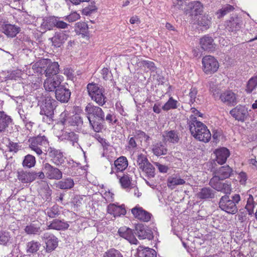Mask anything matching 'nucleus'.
Wrapping results in <instances>:
<instances>
[{"mask_svg":"<svg viewBox=\"0 0 257 257\" xmlns=\"http://www.w3.org/2000/svg\"><path fill=\"white\" fill-rule=\"evenodd\" d=\"M209 169L212 173L213 177L210 180L209 185L215 190L225 189L231 187V183L229 181L222 182L229 178L233 174V169L228 165L218 167L214 160L209 163Z\"/></svg>","mask_w":257,"mask_h":257,"instance_id":"obj_1","label":"nucleus"},{"mask_svg":"<svg viewBox=\"0 0 257 257\" xmlns=\"http://www.w3.org/2000/svg\"><path fill=\"white\" fill-rule=\"evenodd\" d=\"M232 187L216 190L224 194L221 197L218 202L219 208L228 214H235L238 212L237 205L240 202V195L232 193Z\"/></svg>","mask_w":257,"mask_h":257,"instance_id":"obj_2","label":"nucleus"},{"mask_svg":"<svg viewBox=\"0 0 257 257\" xmlns=\"http://www.w3.org/2000/svg\"><path fill=\"white\" fill-rule=\"evenodd\" d=\"M37 72L44 74L46 77H53L59 71V65L57 62H52L49 59H43L36 64Z\"/></svg>","mask_w":257,"mask_h":257,"instance_id":"obj_3","label":"nucleus"},{"mask_svg":"<svg viewBox=\"0 0 257 257\" xmlns=\"http://www.w3.org/2000/svg\"><path fill=\"white\" fill-rule=\"evenodd\" d=\"M86 89L88 95L91 100L95 101L99 106H103L107 101L104 95V89L99 84L94 82L89 83Z\"/></svg>","mask_w":257,"mask_h":257,"instance_id":"obj_4","label":"nucleus"},{"mask_svg":"<svg viewBox=\"0 0 257 257\" xmlns=\"http://www.w3.org/2000/svg\"><path fill=\"white\" fill-rule=\"evenodd\" d=\"M58 102L50 95H45L42 99L40 114L45 115L49 121L53 120L54 110L57 106Z\"/></svg>","mask_w":257,"mask_h":257,"instance_id":"obj_5","label":"nucleus"},{"mask_svg":"<svg viewBox=\"0 0 257 257\" xmlns=\"http://www.w3.org/2000/svg\"><path fill=\"white\" fill-rule=\"evenodd\" d=\"M192 128L193 130H191L190 132L195 139L204 143H207L210 140L211 134L203 123L198 122V125Z\"/></svg>","mask_w":257,"mask_h":257,"instance_id":"obj_6","label":"nucleus"},{"mask_svg":"<svg viewBox=\"0 0 257 257\" xmlns=\"http://www.w3.org/2000/svg\"><path fill=\"white\" fill-rule=\"evenodd\" d=\"M243 26V20L241 16L232 14L225 22V27L229 32L236 33L239 31Z\"/></svg>","mask_w":257,"mask_h":257,"instance_id":"obj_7","label":"nucleus"},{"mask_svg":"<svg viewBox=\"0 0 257 257\" xmlns=\"http://www.w3.org/2000/svg\"><path fill=\"white\" fill-rule=\"evenodd\" d=\"M203 70L207 74H211L217 71L219 68L218 61L213 56L207 55L202 59Z\"/></svg>","mask_w":257,"mask_h":257,"instance_id":"obj_8","label":"nucleus"},{"mask_svg":"<svg viewBox=\"0 0 257 257\" xmlns=\"http://www.w3.org/2000/svg\"><path fill=\"white\" fill-rule=\"evenodd\" d=\"M42 166L45 177H46L50 180H59L62 179L63 172L58 168L53 166L48 163H43Z\"/></svg>","mask_w":257,"mask_h":257,"instance_id":"obj_9","label":"nucleus"},{"mask_svg":"<svg viewBox=\"0 0 257 257\" xmlns=\"http://www.w3.org/2000/svg\"><path fill=\"white\" fill-rule=\"evenodd\" d=\"M47 152L51 161L56 166H65L64 163L66 158L64 156L63 152L53 147L49 148Z\"/></svg>","mask_w":257,"mask_h":257,"instance_id":"obj_10","label":"nucleus"},{"mask_svg":"<svg viewBox=\"0 0 257 257\" xmlns=\"http://www.w3.org/2000/svg\"><path fill=\"white\" fill-rule=\"evenodd\" d=\"M185 9V12L187 15L196 19L203 13V6L199 1H193L189 3Z\"/></svg>","mask_w":257,"mask_h":257,"instance_id":"obj_11","label":"nucleus"},{"mask_svg":"<svg viewBox=\"0 0 257 257\" xmlns=\"http://www.w3.org/2000/svg\"><path fill=\"white\" fill-rule=\"evenodd\" d=\"M229 113L236 120L241 122L245 121L249 116L247 108L244 105H238Z\"/></svg>","mask_w":257,"mask_h":257,"instance_id":"obj_12","label":"nucleus"},{"mask_svg":"<svg viewBox=\"0 0 257 257\" xmlns=\"http://www.w3.org/2000/svg\"><path fill=\"white\" fill-rule=\"evenodd\" d=\"M42 238L45 242L47 252H51L58 245V238L52 233L45 232L43 234Z\"/></svg>","mask_w":257,"mask_h":257,"instance_id":"obj_13","label":"nucleus"},{"mask_svg":"<svg viewBox=\"0 0 257 257\" xmlns=\"http://www.w3.org/2000/svg\"><path fill=\"white\" fill-rule=\"evenodd\" d=\"M55 93L57 101L66 103L68 102L70 99L71 92L68 85H61L55 90Z\"/></svg>","mask_w":257,"mask_h":257,"instance_id":"obj_14","label":"nucleus"},{"mask_svg":"<svg viewBox=\"0 0 257 257\" xmlns=\"http://www.w3.org/2000/svg\"><path fill=\"white\" fill-rule=\"evenodd\" d=\"M140 239H148L152 240L154 235L152 230L148 228L143 223H138L135 225V232Z\"/></svg>","mask_w":257,"mask_h":257,"instance_id":"obj_15","label":"nucleus"},{"mask_svg":"<svg viewBox=\"0 0 257 257\" xmlns=\"http://www.w3.org/2000/svg\"><path fill=\"white\" fill-rule=\"evenodd\" d=\"M131 212L135 218L143 222L149 221L152 216L151 213L144 209L139 205L132 208Z\"/></svg>","mask_w":257,"mask_h":257,"instance_id":"obj_16","label":"nucleus"},{"mask_svg":"<svg viewBox=\"0 0 257 257\" xmlns=\"http://www.w3.org/2000/svg\"><path fill=\"white\" fill-rule=\"evenodd\" d=\"M216 190L212 187H204L200 189L197 193V197L200 199L206 201H210L215 198Z\"/></svg>","mask_w":257,"mask_h":257,"instance_id":"obj_17","label":"nucleus"},{"mask_svg":"<svg viewBox=\"0 0 257 257\" xmlns=\"http://www.w3.org/2000/svg\"><path fill=\"white\" fill-rule=\"evenodd\" d=\"M14 124L13 119L4 111H0V133L9 132L10 126Z\"/></svg>","mask_w":257,"mask_h":257,"instance_id":"obj_18","label":"nucleus"},{"mask_svg":"<svg viewBox=\"0 0 257 257\" xmlns=\"http://www.w3.org/2000/svg\"><path fill=\"white\" fill-rule=\"evenodd\" d=\"M85 111L88 118L94 117H100V116H104V112L102 108L98 106H95L91 103H89L86 106Z\"/></svg>","mask_w":257,"mask_h":257,"instance_id":"obj_19","label":"nucleus"},{"mask_svg":"<svg viewBox=\"0 0 257 257\" xmlns=\"http://www.w3.org/2000/svg\"><path fill=\"white\" fill-rule=\"evenodd\" d=\"M89 124L93 130L96 133L101 132L103 130H105L106 124L105 122V116L100 117H94L88 118Z\"/></svg>","mask_w":257,"mask_h":257,"instance_id":"obj_20","label":"nucleus"},{"mask_svg":"<svg viewBox=\"0 0 257 257\" xmlns=\"http://www.w3.org/2000/svg\"><path fill=\"white\" fill-rule=\"evenodd\" d=\"M128 161L124 156H120L114 162L113 166H111L110 174L117 173L119 172H122L127 168Z\"/></svg>","mask_w":257,"mask_h":257,"instance_id":"obj_21","label":"nucleus"},{"mask_svg":"<svg viewBox=\"0 0 257 257\" xmlns=\"http://www.w3.org/2000/svg\"><path fill=\"white\" fill-rule=\"evenodd\" d=\"M118 233L120 236L127 240L131 243L137 244L138 240L136 238L133 230L126 226L120 227L118 229Z\"/></svg>","mask_w":257,"mask_h":257,"instance_id":"obj_22","label":"nucleus"},{"mask_svg":"<svg viewBox=\"0 0 257 257\" xmlns=\"http://www.w3.org/2000/svg\"><path fill=\"white\" fill-rule=\"evenodd\" d=\"M201 48L204 51L213 52L215 51L216 45L213 38L209 35H205L200 39Z\"/></svg>","mask_w":257,"mask_h":257,"instance_id":"obj_23","label":"nucleus"},{"mask_svg":"<svg viewBox=\"0 0 257 257\" xmlns=\"http://www.w3.org/2000/svg\"><path fill=\"white\" fill-rule=\"evenodd\" d=\"M214 153L216 156L215 161L221 165L226 163L227 158L230 156L229 150L224 147L215 150Z\"/></svg>","mask_w":257,"mask_h":257,"instance_id":"obj_24","label":"nucleus"},{"mask_svg":"<svg viewBox=\"0 0 257 257\" xmlns=\"http://www.w3.org/2000/svg\"><path fill=\"white\" fill-rule=\"evenodd\" d=\"M107 212L115 217L120 216L121 215H124L126 213L124 204L117 205L114 203H110L107 206Z\"/></svg>","mask_w":257,"mask_h":257,"instance_id":"obj_25","label":"nucleus"},{"mask_svg":"<svg viewBox=\"0 0 257 257\" xmlns=\"http://www.w3.org/2000/svg\"><path fill=\"white\" fill-rule=\"evenodd\" d=\"M219 100L228 105L234 106L236 104V95L231 90H226L223 92L220 96Z\"/></svg>","mask_w":257,"mask_h":257,"instance_id":"obj_26","label":"nucleus"},{"mask_svg":"<svg viewBox=\"0 0 257 257\" xmlns=\"http://www.w3.org/2000/svg\"><path fill=\"white\" fill-rule=\"evenodd\" d=\"M68 125L72 126L74 130L81 131L83 125V118L77 114L71 116L68 119Z\"/></svg>","mask_w":257,"mask_h":257,"instance_id":"obj_27","label":"nucleus"},{"mask_svg":"<svg viewBox=\"0 0 257 257\" xmlns=\"http://www.w3.org/2000/svg\"><path fill=\"white\" fill-rule=\"evenodd\" d=\"M3 32L10 38H14L21 31L20 27L12 24H5L2 26Z\"/></svg>","mask_w":257,"mask_h":257,"instance_id":"obj_28","label":"nucleus"},{"mask_svg":"<svg viewBox=\"0 0 257 257\" xmlns=\"http://www.w3.org/2000/svg\"><path fill=\"white\" fill-rule=\"evenodd\" d=\"M67 39V36L64 32H57L50 39L53 46L56 48H59L63 45Z\"/></svg>","mask_w":257,"mask_h":257,"instance_id":"obj_29","label":"nucleus"},{"mask_svg":"<svg viewBox=\"0 0 257 257\" xmlns=\"http://www.w3.org/2000/svg\"><path fill=\"white\" fill-rule=\"evenodd\" d=\"M69 227V224L64 220H59L54 219L50 222V224L48 226L49 229H52L57 230H65L67 229Z\"/></svg>","mask_w":257,"mask_h":257,"instance_id":"obj_30","label":"nucleus"},{"mask_svg":"<svg viewBox=\"0 0 257 257\" xmlns=\"http://www.w3.org/2000/svg\"><path fill=\"white\" fill-rule=\"evenodd\" d=\"M56 17L55 16H47L43 18V22L40 28L44 31L51 30L55 27Z\"/></svg>","mask_w":257,"mask_h":257,"instance_id":"obj_31","label":"nucleus"},{"mask_svg":"<svg viewBox=\"0 0 257 257\" xmlns=\"http://www.w3.org/2000/svg\"><path fill=\"white\" fill-rule=\"evenodd\" d=\"M29 146L33 147L45 146L49 145V141L45 136L38 135L29 140Z\"/></svg>","mask_w":257,"mask_h":257,"instance_id":"obj_32","label":"nucleus"},{"mask_svg":"<svg viewBox=\"0 0 257 257\" xmlns=\"http://www.w3.org/2000/svg\"><path fill=\"white\" fill-rule=\"evenodd\" d=\"M139 257H157V252L153 248L140 245L137 249Z\"/></svg>","mask_w":257,"mask_h":257,"instance_id":"obj_33","label":"nucleus"},{"mask_svg":"<svg viewBox=\"0 0 257 257\" xmlns=\"http://www.w3.org/2000/svg\"><path fill=\"white\" fill-rule=\"evenodd\" d=\"M47 79L44 83V87L46 91H55V90L60 86L59 82L56 80V78L53 77H47Z\"/></svg>","mask_w":257,"mask_h":257,"instance_id":"obj_34","label":"nucleus"},{"mask_svg":"<svg viewBox=\"0 0 257 257\" xmlns=\"http://www.w3.org/2000/svg\"><path fill=\"white\" fill-rule=\"evenodd\" d=\"M41 227L40 223H31L25 227L24 230L29 235H40L43 231Z\"/></svg>","mask_w":257,"mask_h":257,"instance_id":"obj_35","label":"nucleus"},{"mask_svg":"<svg viewBox=\"0 0 257 257\" xmlns=\"http://www.w3.org/2000/svg\"><path fill=\"white\" fill-rule=\"evenodd\" d=\"M30 175V171H25L23 169H19L17 172L18 179L24 184L31 183Z\"/></svg>","mask_w":257,"mask_h":257,"instance_id":"obj_36","label":"nucleus"},{"mask_svg":"<svg viewBox=\"0 0 257 257\" xmlns=\"http://www.w3.org/2000/svg\"><path fill=\"white\" fill-rule=\"evenodd\" d=\"M165 135H163L164 138L169 143L172 144H177L179 143L180 138L179 136V132L176 130H171L169 131H165Z\"/></svg>","mask_w":257,"mask_h":257,"instance_id":"obj_37","label":"nucleus"},{"mask_svg":"<svg viewBox=\"0 0 257 257\" xmlns=\"http://www.w3.org/2000/svg\"><path fill=\"white\" fill-rule=\"evenodd\" d=\"M13 237L10 232L6 230L0 231V244L8 246L13 243Z\"/></svg>","mask_w":257,"mask_h":257,"instance_id":"obj_38","label":"nucleus"},{"mask_svg":"<svg viewBox=\"0 0 257 257\" xmlns=\"http://www.w3.org/2000/svg\"><path fill=\"white\" fill-rule=\"evenodd\" d=\"M212 18L208 15H204L200 17L197 21L198 26L202 30H207L210 28L211 24Z\"/></svg>","mask_w":257,"mask_h":257,"instance_id":"obj_39","label":"nucleus"},{"mask_svg":"<svg viewBox=\"0 0 257 257\" xmlns=\"http://www.w3.org/2000/svg\"><path fill=\"white\" fill-rule=\"evenodd\" d=\"M74 185V180L70 177L63 179L56 183V187L62 190L70 189Z\"/></svg>","mask_w":257,"mask_h":257,"instance_id":"obj_40","label":"nucleus"},{"mask_svg":"<svg viewBox=\"0 0 257 257\" xmlns=\"http://www.w3.org/2000/svg\"><path fill=\"white\" fill-rule=\"evenodd\" d=\"M152 150L154 154L157 156L165 155L167 154L168 152L167 149L161 142L154 145Z\"/></svg>","mask_w":257,"mask_h":257,"instance_id":"obj_41","label":"nucleus"},{"mask_svg":"<svg viewBox=\"0 0 257 257\" xmlns=\"http://www.w3.org/2000/svg\"><path fill=\"white\" fill-rule=\"evenodd\" d=\"M257 87V75L253 76L247 81L245 91L247 94L251 93Z\"/></svg>","mask_w":257,"mask_h":257,"instance_id":"obj_42","label":"nucleus"},{"mask_svg":"<svg viewBox=\"0 0 257 257\" xmlns=\"http://www.w3.org/2000/svg\"><path fill=\"white\" fill-rule=\"evenodd\" d=\"M185 181L180 178L170 176L167 179V186L169 188L173 189L177 185H183Z\"/></svg>","mask_w":257,"mask_h":257,"instance_id":"obj_43","label":"nucleus"},{"mask_svg":"<svg viewBox=\"0 0 257 257\" xmlns=\"http://www.w3.org/2000/svg\"><path fill=\"white\" fill-rule=\"evenodd\" d=\"M117 178L119 179V182L120 184L121 187L123 189H128L131 187L132 177L126 174H123V176L120 177L116 174Z\"/></svg>","mask_w":257,"mask_h":257,"instance_id":"obj_44","label":"nucleus"},{"mask_svg":"<svg viewBox=\"0 0 257 257\" xmlns=\"http://www.w3.org/2000/svg\"><path fill=\"white\" fill-rule=\"evenodd\" d=\"M36 163L35 157L32 155L28 154L24 157L22 165L24 168H31L35 166Z\"/></svg>","mask_w":257,"mask_h":257,"instance_id":"obj_45","label":"nucleus"},{"mask_svg":"<svg viewBox=\"0 0 257 257\" xmlns=\"http://www.w3.org/2000/svg\"><path fill=\"white\" fill-rule=\"evenodd\" d=\"M41 246V243L37 241L32 240L26 244L27 253H35L39 250Z\"/></svg>","mask_w":257,"mask_h":257,"instance_id":"obj_46","label":"nucleus"},{"mask_svg":"<svg viewBox=\"0 0 257 257\" xmlns=\"http://www.w3.org/2000/svg\"><path fill=\"white\" fill-rule=\"evenodd\" d=\"M234 10V8L233 6L229 4H226L217 12L216 14L217 15V17L220 19L227 14L233 11Z\"/></svg>","mask_w":257,"mask_h":257,"instance_id":"obj_47","label":"nucleus"},{"mask_svg":"<svg viewBox=\"0 0 257 257\" xmlns=\"http://www.w3.org/2000/svg\"><path fill=\"white\" fill-rule=\"evenodd\" d=\"M30 173L31 183L36 180H42L45 178V173L43 171V168L41 170L38 169L37 170L30 171Z\"/></svg>","mask_w":257,"mask_h":257,"instance_id":"obj_48","label":"nucleus"},{"mask_svg":"<svg viewBox=\"0 0 257 257\" xmlns=\"http://www.w3.org/2000/svg\"><path fill=\"white\" fill-rule=\"evenodd\" d=\"M77 28L79 29V32L81 35L82 37L89 38V33L87 24L85 22L78 23Z\"/></svg>","mask_w":257,"mask_h":257,"instance_id":"obj_49","label":"nucleus"},{"mask_svg":"<svg viewBox=\"0 0 257 257\" xmlns=\"http://www.w3.org/2000/svg\"><path fill=\"white\" fill-rule=\"evenodd\" d=\"M148 163L150 162L145 155L141 154L137 156V165L140 170L144 169Z\"/></svg>","mask_w":257,"mask_h":257,"instance_id":"obj_50","label":"nucleus"},{"mask_svg":"<svg viewBox=\"0 0 257 257\" xmlns=\"http://www.w3.org/2000/svg\"><path fill=\"white\" fill-rule=\"evenodd\" d=\"M177 101L170 97L168 100L162 106V109L165 111H168L170 109H174L177 108Z\"/></svg>","mask_w":257,"mask_h":257,"instance_id":"obj_51","label":"nucleus"},{"mask_svg":"<svg viewBox=\"0 0 257 257\" xmlns=\"http://www.w3.org/2000/svg\"><path fill=\"white\" fill-rule=\"evenodd\" d=\"M209 90L215 100L220 99V96L222 95L223 92L218 87L214 84H212L210 85Z\"/></svg>","mask_w":257,"mask_h":257,"instance_id":"obj_52","label":"nucleus"},{"mask_svg":"<svg viewBox=\"0 0 257 257\" xmlns=\"http://www.w3.org/2000/svg\"><path fill=\"white\" fill-rule=\"evenodd\" d=\"M65 139L71 142L72 145L76 147V145H78V141L79 140L78 135L74 132L67 133L65 135Z\"/></svg>","mask_w":257,"mask_h":257,"instance_id":"obj_53","label":"nucleus"},{"mask_svg":"<svg viewBox=\"0 0 257 257\" xmlns=\"http://www.w3.org/2000/svg\"><path fill=\"white\" fill-rule=\"evenodd\" d=\"M141 170L146 173L148 178H153L155 176V168L151 163H148L144 169Z\"/></svg>","mask_w":257,"mask_h":257,"instance_id":"obj_54","label":"nucleus"},{"mask_svg":"<svg viewBox=\"0 0 257 257\" xmlns=\"http://www.w3.org/2000/svg\"><path fill=\"white\" fill-rule=\"evenodd\" d=\"M90 2V4H89L88 6L85 7L82 10V14L85 16H89L93 13L95 12L97 10V8L94 5V2Z\"/></svg>","mask_w":257,"mask_h":257,"instance_id":"obj_55","label":"nucleus"},{"mask_svg":"<svg viewBox=\"0 0 257 257\" xmlns=\"http://www.w3.org/2000/svg\"><path fill=\"white\" fill-rule=\"evenodd\" d=\"M255 202L252 195H249L247 199V203L245 208L247 211L249 215H252L253 213V208L254 207Z\"/></svg>","mask_w":257,"mask_h":257,"instance_id":"obj_56","label":"nucleus"},{"mask_svg":"<svg viewBox=\"0 0 257 257\" xmlns=\"http://www.w3.org/2000/svg\"><path fill=\"white\" fill-rule=\"evenodd\" d=\"M103 257H123V256L118 250L112 248L105 252Z\"/></svg>","mask_w":257,"mask_h":257,"instance_id":"obj_57","label":"nucleus"},{"mask_svg":"<svg viewBox=\"0 0 257 257\" xmlns=\"http://www.w3.org/2000/svg\"><path fill=\"white\" fill-rule=\"evenodd\" d=\"M198 122H201L197 120V117L195 115L191 114L187 120V124L188 125L189 131L193 130L192 128L196 127V125H198Z\"/></svg>","mask_w":257,"mask_h":257,"instance_id":"obj_58","label":"nucleus"},{"mask_svg":"<svg viewBox=\"0 0 257 257\" xmlns=\"http://www.w3.org/2000/svg\"><path fill=\"white\" fill-rule=\"evenodd\" d=\"M23 22L25 24L30 25L32 24L35 21L36 17L26 13L24 14L22 16Z\"/></svg>","mask_w":257,"mask_h":257,"instance_id":"obj_59","label":"nucleus"},{"mask_svg":"<svg viewBox=\"0 0 257 257\" xmlns=\"http://www.w3.org/2000/svg\"><path fill=\"white\" fill-rule=\"evenodd\" d=\"M70 117L68 111L65 110L60 115L59 121L63 125H68V119Z\"/></svg>","mask_w":257,"mask_h":257,"instance_id":"obj_60","label":"nucleus"},{"mask_svg":"<svg viewBox=\"0 0 257 257\" xmlns=\"http://www.w3.org/2000/svg\"><path fill=\"white\" fill-rule=\"evenodd\" d=\"M142 63L144 67H146L151 71L155 72L156 71L157 67L153 62L149 60H143Z\"/></svg>","mask_w":257,"mask_h":257,"instance_id":"obj_61","label":"nucleus"},{"mask_svg":"<svg viewBox=\"0 0 257 257\" xmlns=\"http://www.w3.org/2000/svg\"><path fill=\"white\" fill-rule=\"evenodd\" d=\"M64 74L66 76L69 80L73 81L75 78L74 70L71 68H65L64 69Z\"/></svg>","mask_w":257,"mask_h":257,"instance_id":"obj_62","label":"nucleus"},{"mask_svg":"<svg viewBox=\"0 0 257 257\" xmlns=\"http://www.w3.org/2000/svg\"><path fill=\"white\" fill-rule=\"evenodd\" d=\"M80 16L76 12L71 13L69 15L65 16L64 19L69 22H73L79 19Z\"/></svg>","mask_w":257,"mask_h":257,"instance_id":"obj_63","label":"nucleus"},{"mask_svg":"<svg viewBox=\"0 0 257 257\" xmlns=\"http://www.w3.org/2000/svg\"><path fill=\"white\" fill-rule=\"evenodd\" d=\"M101 74L102 76V78L105 80L111 79L112 74L111 71L107 68H103L101 70Z\"/></svg>","mask_w":257,"mask_h":257,"instance_id":"obj_64","label":"nucleus"}]
</instances>
